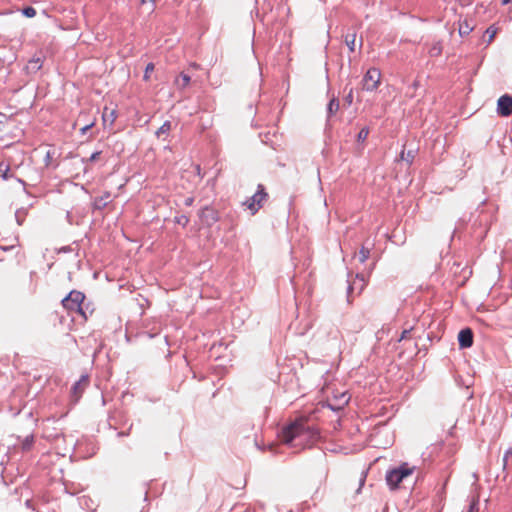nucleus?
<instances>
[{
    "label": "nucleus",
    "mask_w": 512,
    "mask_h": 512,
    "mask_svg": "<svg viewBox=\"0 0 512 512\" xmlns=\"http://www.w3.org/2000/svg\"><path fill=\"white\" fill-rule=\"evenodd\" d=\"M318 437L319 433L315 428L300 422H293L282 431V439L286 444H293L298 439L315 441Z\"/></svg>",
    "instance_id": "obj_1"
},
{
    "label": "nucleus",
    "mask_w": 512,
    "mask_h": 512,
    "mask_svg": "<svg viewBox=\"0 0 512 512\" xmlns=\"http://www.w3.org/2000/svg\"><path fill=\"white\" fill-rule=\"evenodd\" d=\"M415 466H410L407 462L400 464L398 467L388 470L385 480L390 489H396L399 484L415 471Z\"/></svg>",
    "instance_id": "obj_2"
},
{
    "label": "nucleus",
    "mask_w": 512,
    "mask_h": 512,
    "mask_svg": "<svg viewBox=\"0 0 512 512\" xmlns=\"http://www.w3.org/2000/svg\"><path fill=\"white\" fill-rule=\"evenodd\" d=\"M85 299L84 293L77 290H72L66 297L62 299V305L65 309L70 312H76L80 314L85 320L87 315L83 309V301Z\"/></svg>",
    "instance_id": "obj_3"
},
{
    "label": "nucleus",
    "mask_w": 512,
    "mask_h": 512,
    "mask_svg": "<svg viewBox=\"0 0 512 512\" xmlns=\"http://www.w3.org/2000/svg\"><path fill=\"white\" fill-rule=\"evenodd\" d=\"M268 193L266 192V188L263 184L257 185V190L255 194L251 197L247 198L243 205L250 210L252 215H255L264 205V203L268 200Z\"/></svg>",
    "instance_id": "obj_4"
},
{
    "label": "nucleus",
    "mask_w": 512,
    "mask_h": 512,
    "mask_svg": "<svg viewBox=\"0 0 512 512\" xmlns=\"http://www.w3.org/2000/svg\"><path fill=\"white\" fill-rule=\"evenodd\" d=\"M381 79V72L378 68L372 67L367 70L362 79V88L365 91L373 92L375 91Z\"/></svg>",
    "instance_id": "obj_5"
},
{
    "label": "nucleus",
    "mask_w": 512,
    "mask_h": 512,
    "mask_svg": "<svg viewBox=\"0 0 512 512\" xmlns=\"http://www.w3.org/2000/svg\"><path fill=\"white\" fill-rule=\"evenodd\" d=\"M199 218L208 227L213 226L220 219L218 211L211 206H205L199 211Z\"/></svg>",
    "instance_id": "obj_6"
},
{
    "label": "nucleus",
    "mask_w": 512,
    "mask_h": 512,
    "mask_svg": "<svg viewBox=\"0 0 512 512\" xmlns=\"http://www.w3.org/2000/svg\"><path fill=\"white\" fill-rule=\"evenodd\" d=\"M497 114L502 117H508L512 115V96L504 94L499 97L497 101Z\"/></svg>",
    "instance_id": "obj_7"
},
{
    "label": "nucleus",
    "mask_w": 512,
    "mask_h": 512,
    "mask_svg": "<svg viewBox=\"0 0 512 512\" xmlns=\"http://www.w3.org/2000/svg\"><path fill=\"white\" fill-rule=\"evenodd\" d=\"M473 331L470 328H464L458 333L459 347L462 349L470 348L473 345Z\"/></svg>",
    "instance_id": "obj_8"
},
{
    "label": "nucleus",
    "mask_w": 512,
    "mask_h": 512,
    "mask_svg": "<svg viewBox=\"0 0 512 512\" xmlns=\"http://www.w3.org/2000/svg\"><path fill=\"white\" fill-rule=\"evenodd\" d=\"M110 198H111V193L108 191L104 192L103 195H101L99 197H95L92 202L93 210L101 211L104 208H106L110 202Z\"/></svg>",
    "instance_id": "obj_9"
},
{
    "label": "nucleus",
    "mask_w": 512,
    "mask_h": 512,
    "mask_svg": "<svg viewBox=\"0 0 512 512\" xmlns=\"http://www.w3.org/2000/svg\"><path fill=\"white\" fill-rule=\"evenodd\" d=\"M88 382V375H82L80 379L76 381L71 388L73 396L80 397L84 391L85 386H87Z\"/></svg>",
    "instance_id": "obj_10"
},
{
    "label": "nucleus",
    "mask_w": 512,
    "mask_h": 512,
    "mask_svg": "<svg viewBox=\"0 0 512 512\" xmlns=\"http://www.w3.org/2000/svg\"><path fill=\"white\" fill-rule=\"evenodd\" d=\"M118 117V112L116 109H109L108 107H105L102 114V120L104 125L107 123L109 126H113L115 123V120Z\"/></svg>",
    "instance_id": "obj_11"
},
{
    "label": "nucleus",
    "mask_w": 512,
    "mask_h": 512,
    "mask_svg": "<svg viewBox=\"0 0 512 512\" xmlns=\"http://www.w3.org/2000/svg\"><path fill=\"white\" fill-rule=\"evenodd\" d=\"M339 107V100L333 96L327 104V122L337 113Z\"/></svg>",
    "instance_id": "obj_12"
},
{
    "label": "nucleus",
    "mask_w": 512,
    "mask_h": 512,
    "mask_svg": "<svg viewBox=\"0 0 512 512\" xmlns=\"http://www.w3.org/2000/svg\"><path fill=\"white\" fill-rule=\"evenodd\" d=\"M79 505L86 512H96L97 509V507L94 505V501L88 496L80 497Z\"/></svg>",
    "instance_id": "obj_13"
},
{
    "label": "nucleus",
    "mask_w": 512,
    "mask_h": 512,
    "mask_svg": "<svg viewBox=\"0 0 512 512\" xmlns=\"http://www.w3.org/2000/svg\"><path fill=\"white\" fill-rule=\"evenodd\" d=\"M442 42L441 41H435L432 43V45L428 49V54L430 57H438L442 54Z\"/></svg>",
    "instance_id": "obj_14"
},
{
    "label": "nucleus",
    "mask_w": 512,
    "mask_h": 512,
    "mask_svg": "<svg viewBox=\"0 0 512 512\" xmlns=\"http://www.w3.org/2000/svg\"><path fill=\"white\" fill-rule=\"evenodd\" d=\"M34 444V435L33 434H30V435H27L22 443H21V449L23 452H27V451H30L32 446Z\"/></svg>",
    "instance_id": "obj_15"
},
{
    "label": "nucleus",
    "mask_w": 512,
    "mask_h": 512,
    "mask_svg": "<svg viewBox=\"0 0 512 512\" xmlns=\"http://www.w3.org/2000/svg\"><path fill=\"white\" fill-rule=\"evenodd\" d=\"M102 151H95L89 158H82L81 162L85 165L84 172L87 173L89 170L88 163L96 161L101 155Z\"/></svg>",
    "instance_id": "obj_16"
},
{
    "label": "nucleus",
    "mask_w": 512,
    "mask_h": 512,
    "mask_svg": "<svg viewBox=\"0 0 512 512\" xmlns=\"http://www.w3.org/2000/svg\"><path fill=\"white\" fill-rule=\"evenodd\" d=\"M11 177H13L12 174H10V166L4 162L0 163V178L3 180H8Z\"/></svg>",
    "instance_id": "obj_17"
},
{
    "label": "nucleus",
    "mask_w": 512,
    "mask_h": 512,
    "mask_svg": "<svg viewBox=\"0 0 512 512\" xmlns=\"http://www.w3.org/2000/svg\"><path fill=\"white\" fill-rule=\"evenodd\" d=\"M171 122L170 121H165L161 126L160 128L156 131V136L159 138L161 135H168L171 131Z\"/></svg>",
    "instance_id": "obj_18"
},
{
    "label": "nucleus",
    "mask_w": 512,
    "mask_h": 512,
    "mask_svg": "<svg viewBox=\"0 0 512 512\" xmlns=\"http://www.w3.org/2000/svg\"><path fill=\"white\" fill-rule=\"evenodd\" d=\"M356 33H348L345 35V43L348 46L350 52L355 51Z\"/></svg>",
    "instance_id": "obj_19"
},
{
    "label": "nucleus",
    "mask_w": 512,
    "mask_h": 512,
    "mask_svg": "<svg viewBox=\"0 0 512 512\" xmlns=\"http://www.w3.org/2000/svg\"><path fill=\"white\" fill-rule=\"evenodd\" d=\"M42 67V61L40 58H32L27 65V69L37 72Z\"/></svg>",
    "instance_id": "obj_20"
},
{
    "label": "nucleus",
    "mask_w": 512,
    "mask_h": 512,
    "mask_svg": "<svg viewBox=\"0 0 512 512\" xmlns=\"http://www.w3.org/2000/svg\"><path fill=\"white\" fill-rule=\"evenodd\" d=\"M369 256H370V250L368 248L362 246L358 253L359 262L360 263L366 262V260L369 258Z\"/></svg>",
    "instance_id": "obj_21"
},
{
    "label": "nucleus",
    "mask_w": 512,
    "mask_h": 512,
    "mask_svg": "<svg viewBox=\"0 0 512 512\" xmlns=\"http://www.w3.org/2000/svg\"><path fill=\"white\" fill-rule=\"evenodd\" d=\"M369 132H370L369 127H367V126L363 127L357 134V137H356L357 142H364L367 139Z\"/></svg>",
    "instance_id": "obj_22"
},
{
    "label": "nucleus",
    "mask_w": 512,
    "mask_h": 512,
    "mask_svg": "<svg viewBox=\"0 0 512 512\" xmlns=\"http://www.w3.org/2000/svg\"><path fill=\"white\" fill-rule=\"evenodd\" d=\"M497 31L498 30L494 25H491L486 29L485 33L488 35V44L493 41L495 35L497 34Z\"/></svg>",
    "instance_id": "obj_23"
},
{
    "label": "nucleus",
    "mask_w": 512,
    "mask_h": 512,
    "mask_svg": "<svg viewBox=\"0 0 512 512\" xmlns=\"http://www.w3.org/2000/svg\"><path fill=\"white\" fill-rule=\"evenodd\" d=\"M26 212L23 209H18L15 212V219L18 225H22L25 221Z\"/></svg>",
    "instance_id": "obj_24"
},
{
    "label": "nucleus",
    "mask_w": 512,
    "mask_h": 512,
    "mask_svg": "<svg viewBox=\"0 0 512 512\" xmlns=\"http://www.w3.org/2000/svg\"><path fill=\"white\" fill-rule=\"evenodd\" d=\"M189 221V217L186 215H180L174 218V222L184 228L188 225Z\"/></svg>",
    "instance_id": "obj_25"
},
{
    "label": "nucleus",
    "mask_w": 512,
    "mask_h": 512,
    "mask_svg": "<svg viewBox=\"0 0 512 512\" xmlns=\"http://www.w3.org/2000/svg\"><path fill=\"white\" fill-rule=\"evenodd\" d=\"M416 153H417V150H408L407 152H405V162L408 165H411L413 163Z\"/></svg>",
    "instance_id": "obj_26"
},
{
    "label": "nucleus",
    "mask_w": 512,
    "mask_h": 512,
    "mask_svg": "<svg viewBox=\"0 0 512 512\" xmlns=\"http://www.w3.org/2000/svg\"><path fill=\"white\" fill-rule=\"evenodd\" d=\"M22 14L27 18H32L36 15V10L32 6H26L22 9Z\"/></svg>",
    "instance_id": "obj_27"
},
{
    "label": "nucleus",
    "mask_w": 512,
    "mask_h": 512,
    "mask_svg": "<svg viewBox=\"0 0 512 512\" xmlns=\"http://www.w3.org/2000/svg\"><path fill=\"white\" fill-rule=\"evenodd\" d=\"M153 71H154V64L152 62H150L145 67L143 79L148 80L150 78V73Z\"/></svg>",
    "instance_id": "obj_28"
},
{
    "label": "nucleus",
    "mask_w": 512,
    "mask_h": 512,
    "mask_svg": "<svg viewBox=\"0 0 512 512\" xmlns=\"http://www.w3.org/2000/svg\"><path fill=\"white\" fill-rule=\"evenodd\" d=\"M53 155H54L53 151L48 150L46 152V155H45V158H44V163H45L46 167H49V166L52 165Z\"/></svg>",
    "instance_id": "obj_29"
},
{
    "label": "nucleus",
    "mask_w": 512,
    "mask_h": 512,
    "mask_svg": "<svg viewBox=\"0 0 512 512\" xmlns=\"http://www.w3.org/2000/svg\"><path fill=\"white\" fill-rule=\"evenodd\" d=\"M366 477H367V471H362L361 477L359 479V486H358V488L356 490V493H359L360 490L362 489V487L364 486L365 481H366Z\"/></svg>",
    "instance_id": "obj_30"
},
{
    "label": "nucleus",
    "mask_w": 512,
    "mask_h": 512,
    "mask_svg": "<svg viewBox=\"0 0 512 512\" xmlns=\"http://www.w3.org/2000/svg\"><path fill=\"white\" fill-rule=\"evenodd\" d=\"M478 500L472 498L471 503L469 504V508L467 512H474L475 510L478 512Z\"/></svg>",
    "instance_id": "obj_31"
},
{
    "label": "nucleus",
    "mask_w": 512,
    "mask_h": 512,
    "mask_svg": "<svg viewBox=\"0 0 512 512\" xmlns=\"http://www.w3.org/2000/svg\"><path fill=\"white\" fill-rule=\"evenodd\" d=\"M95 125V122L92 121L86 125H84L81 129H80V133L82 135H84L87 131H89L93 126Z\"/></svg>",
    "instance_id": "obj_32"
},
{
    "label": "nucleus",
    "mask_w": 512,
    "mask_h": 512,
    "mask_svg": "<svg viewBox=\"0 0 512 512\" xmlns=\"http://www.w3.org/2000/svg\"><path fill=\"white\" fill-rule=\"evenodd\" d=\"M472 30V28H470L468 25H466L465 27H463L462 25L460 26V29H459V34L461 36L463 35H468L470 33V31Z\"/></svg>",
    "instance_id": "obj_33"
},
{
    "label": "nucleus",
    "mask_w": 512,
    "mask_h": 512,
    "mask_svg": "<svg viewBox=\"0 0 512 512\" xmlns=\"http://www.w3.org/2000/svg\"><path fill=\"white\" fill-rule=\"evenodd\" d=\"M356 278L359 280V287L357 293L360 294L364 288V277L357 274Z\"/></svg>",
    "instance_id": "obj_34"
},
{
    "label": "nucleus",
    "mask_w": 512,
    "mask_h": 512,
    "mask_svg": "<svg viewBox=\"0 0 512 512\" xmlns=\"http://www.w3.org/2000/svg\"><path fill=\"white\" fill-rule=\"evenodd\" d=\"M181 79H182V82H183V87L187 86L189 83H190V76L186 73H181Z\"/></svg>",
    "instance_id": "obj_35"
},
{
    "label": "nucleus",
    "mask_w": 512,
    "mask_h": 512,
    "mask_svg": "<svg viewBox=\"0 0 512 512\" xmlns=\"http://www.w3.org/2000/svg\"><path fill=\"white\" fill-rule=\"evenodd\" d=\"M508 460L509 458H505V455H503V458H502V469H503V472L505 473L504 475V479L506 478L507 476V466H508Z\"/></svg>",
    "instance_id": "obj_36"
},
{
    "label": "nucleus",
    "mask_w": 512,
    "mask_h": 512,
    "mask_svg": "<svg viewBox=\"0 0 512 512\" xmlns=\"http://www.w3.org/2000/svg\"><path fill=\"white\" fill-rule=\"evenodd\" d=\"M344 100L348 105L352 104V102H353V90L352 89H350L349 93L345 96Z\"/></svg>",
    "instance_id": "obj_37"
},
{
    "label": "nucleus",
    "mask_w": 512,
    "mask_h": 512,
    "mask_svg": "<svg viewBox=\"0 0 512 512\" xmlns=\"http://www.w3.org/2000/svg\"><path fill=\"white\" fill-rule=\"evenodd\" d=\"M355 282L353 284H349L348 287H347V297H348V301L350 302V297H351V294L352 292L354 291L355 289Z\"/></svg>",
    "instance_id": "obj_38"
},
{
    "label": "nucleus",
    "mask_w": 512,
    "mask_h": 512,
    "mask_svg": "<svg viewBox=\"0 0 512 512\" xmlns=\"http://www.w3.org/2000/svg\"><path fill=\"white\" fill-rule=\"evenodd\" d=\"M72 251L73 250L71 246H63L58 250V253H70Z\"/></svg>",
    "instance_id": "obj_39"
},
{
    "label": "nucleus",
    "mask_w": 512,
    "mask_h": 512,
    "mask_svg": "<svg viewBox=\"0 0 512 512\" xmlns=\"http://www.w3.org/2000/svg\"><path fill=\"white\" fill-rule=\"evenodd\" d=\"M193 203H194V197H187L184 200V205L187 207L192 206Z\"/></svg>",
    "instance_id": "obj_40"
},
{
    "label": "nucleus",
    "mask_w": 512,
    "mask_h": 512,
    "mask_svg": "<svg viewBox=\"0 0 512 512\" xmlns=\"http://www.w3.org/2000/svg\"><path fill=\"white\" fill-rule=\"evenodd\" d=\"M504 455H505V458H509L510 456H512V447L508 448V449L504 452Z\"/></svg>",
    "instance_id": "obj_41"
},
{
    "label": "nucleus",
    "mask_w": 512,
    "mask_h": 512,
    "mask_svg": "<svg viewBox=\"0 0 512 512\" xmlns=\"http://www.w3.org/2000/svg\"><path fill=\"white\" fill-rule=\"evenodd\" d=\"M400 159L402 161H405V150H402L401 153H400Z\"/></svg>",
    "instance_id": "obj_42"
},
{
    "label": "nucleus",
    "mask_w": 512,
    "mask_h": 512,
    "mask_svg": "<svg viewBox=\"0 0 512 512\" xmlns=\"http://www.w3.org/2000/svg\"><path fill=\"white\" fill-rule=\"evenodd\" d=\"M512 0H501V4L502 5H507L511 2Z\"/></svg>",
    "instance_id": "obj_43"
},
{
    "label": "nucleus",
    "mask_w": 512,
    "mask_h": 512,
    "mask_svg": "<svg viewBox=\"0 0 512 512\" xmlns=\"http://www.w3.org/2000/svg\"><path fill=\"white\" fill-rule=\"evenodd\" d=\"M407 333H408V331H407V330H404V331H403V333H402V335H401V339L405 338Z\"/></svg>",
    "instance_id": "obj_44"
},
{
    "label": "nucleus",
    "mask_w": 512,
    "mask_h": 512,
    "mask_svg": "<svg viewBox=\"0 0 512 512\" xmlns=\"http://www.w3.org/2000/svg\"><path fill=\"white\" fill-rule=\"evenodd\" d=\"M118 435H119V436H126V435H128V433H126V432H120V433H118Z\"/></svg>",
    "instance_id": "obj_45"
},
{
    "label": "nucleus",
    "mask_w": 512,
    "mask_h": 512,
    "mask_svg": "<svg viewBox=\"0 0 512 512\" xmlns=\"http://www.w3.org/2000/svg\"><path fill=\"white\" fill-rule=\"evenodd\" d=\"M30 502H31L30 500H26V502H25V503H26V506H27L28 508H30Z\"/></svg>",
    "instance_id": "obj_46"
},
{
    "label": "nucleus",
    "mask_w": 512,
    "mask_h": 512,
    "mask_svg": "<svg viewBox=\"0 0 512 512\" xmlns=\"http://www.w3.org/2000/svg\"><path fill=\"white\" fill-rule=\"evenodd\" d=\"M3 121L0 120V131L2 130Z\"/></svg>",
    "instance_id": "obj_47"
}]
</instances>
